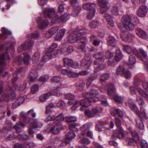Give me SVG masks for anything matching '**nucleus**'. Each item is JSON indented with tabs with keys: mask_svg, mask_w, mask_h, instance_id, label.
Returning a JSON list of instances; mask_svg holds the SVG:
<instances>
[{
	"mask_svg": "<svg viewBox=\"0 0 148 148\" xmlns=\"http://www.w3.org/2000/svg\"><path fill=\"white\" fill-rule=\"evenodd\" d=\"M98 94V91L95 89H91L89 92H86L84 94V96L85 98L80 101H76L75 102L72 101H69L68 103L69 105H73L71 109L73 110L75 109L79 106H81L80 110L83 111L85 110V114L88 116L91 117H93L99 112L98 109L93 108L91 110L86 108L88 107L91 104L92 102H94L100 101L101 104L104 106H107L108 103L105 98L104 100L101 98L100 99L97 96Z\"/></svg>",
	"mask_w": 148,
	"mask_h": 148,
	"instance_id": "f257e3e1",
	"label": "nucleus"
},
{
	"mask_svg": "<svg viewBox=\"0 0 148 148\" xmlns=\"http://www.w3.org/2000/svg\"><path fill=\"white\" fill-rule=\"evenodd\" d=\"M90 59V56L89 54H85L81 61L80 65L78 62H74L72 60L67 58H63V62L64 66L65 67H71L74 69H79L83 67L85 69H88L90 66V63L88 62Z\"/></svg>",
	"mask_w": 148,
	"mask_h": 148,
	"instance_id": "f03ea898",
	"label": "nucleus"
},
{
	"mask_svg": "<svg viewBox=\"0 0 148 148\" xmlns=\"http://www.w3.org/2000/svg\"><path fill=\"white\" fill-rule=\"evenodd\" d=\"M55 10L53 8H46L44 12L43 16L46 18H52L51 22L52 23H60L62 21H65L68 20V15L65 13L64 14L59 16L58 15H55Z\"/></svg>",
	"mask_w": 148,
	"mask_h": 148,
	"instance_id": "7ed1b4c3",
	"label": "nucleus"
},
{
	"mask_svg": "<svg viewBox=\"0 0 148 148\" xmlns=\"http://www.w3.org/2000/svg\"><path fill=\"white\" fill-rule=\"evenodd\" d=\"M122 22L124 25L123 29H127L128 31H132L134 26L138 22L137 17L134 16L133 18L128 15L123 16L122 18Z\"/></svg>",
	"mask_w": 148,
	"mask_h": 148,
	"instance_id": "20e7f679",
	"label": "nucleus"
},
{
	"mask_svg": "<svg viewBox=\"0 0 148 148\" xmlns=\"http://www.w3.org/2000/svg\"><path fill=\"white\" fill-rule=\"evenodd\" d=\"M93 57L96 59L94 62L95 65L94 71L97 73L106 66L103 64V53L101 52H97L93 54Z\"/></svg>",
	"mask_w": 148,
	"mask_h": 148,
	"instance_id": "39448f33",
	"label": "nucleus"
},
{
	"mask_svg": "<svg viewBox=\"0 0 148 148\" xmlns=\"http://www.w3.org/2000/svg\"><path fill=\"white\" fill-rule=\"evenodd\" d=\"M123 49L127 53L130 54H134L138 58H140L142 61L144 60H146L147 55L145 52L142 49H139V53L136 49H132L128 45H123Z\"/></svg>",
	"mask_w": 148,
	"mask_h": 148,
	"instance_id": "423d86ee",
	"label": "nucleus"
},
{
	"mask_svg": "<svg viewBox=\"0 0 148 148\" xmlns=\"http://www.w3.org/2000/svg\"><path fill=\"white\" fill-rule=\"evenodd\" d=\"M21 116L23 117V121L26 123H27L30 122V127L28 128L29 134L31 137H32V134L35 133L33 130L34 129H36L38 127V121L37 119H33L29 117L26 116V114L21 112L20 114Z\"/></svg>",
	"mask_w": 148,
	"mask_h": 148,
	"instance_id": "0eeeda50",
	"label": "nucleus"
},
{
	"mask_svg": "<svg viewBox=\"0 0 148 148\" xmlns=\"http://www.w3.org/2000/svg\"><path fill=\"white\" fill-rule=\"evenodd\" d=\"M115 120V123L117 128L114 131L112 136V139L114 140H116L117 138H123L125 136L124 130L121 127V119L116 117Z\"/></svg>",
	"mask_w": 148,
	"mask_h": 148,
	"instance_id": "6e6552de",
	"label": "nucleus"
},
{
	"mask_svg": "<svg viewBox=\"0 0 148 148\" xmlns=\"http://www.w3.org/2000/svg\"><path fill=\"white\" fill-rule=\"evenodd\" d=\"M76 126L77 125L75 123H71L69 125V129L71 131L66 135L65 138L62 141V144H60V146H63L69 143L70 140L75 137V135L73 132L78 131Z\"/></svg>",
	"mask_w": 148,
	"mask_h": 148,
	"instance_id": "1a4fd4ad",
	"label": "nucleus"
},
{
	"mask_svg": "<svg viewBox=\"0 0 148 148\" xmlns=\"http://www.w3.org/2000/svg\"><path fill=\"white\" fill-rule=\"evenodd\" d=\"M58 44L54 43L49 48L46 49L45 53L42 58V62H47L49 60L50 58H54L58 55L57 52L55 53L54 52Z\"/></svg>",
	"mask_w": 148,
	"mask_h": 148,
	"instance_id": "9d476101",
	"label": "nucleus"
},
{
	"mask_svg": "<svg viewBox=\"0 0 148 148\" xmlns=\"http://www.w3.org/2000/svg\"><path fill=\"white\" fill-rule=\"evenodd\" d=\"M128 102L130 109L135 112L138 116H143L145 118H147V116L145 113L146 110L145 108L141 107L140 111H139L136 104L132 102L131 100H129Z\"/></svg>",
	"mask_w": 148,
	"mask_h": 148,
	"instance_id": "9b49d317",
	"label": "nucleus"
},
{
	"mask_svg": "<svg viewBox=\"0 0 148 148\" xmlns=\"http://www.w3.org/2000/svg\"><path fill=\"white\" fill-rule=\"evenodd\" d=\"M64 86L60 84V86H58L57 88L52 90L51 92L42 95L39 97L40 100L41 101H44L52 95H54L59 97L62 94L59 89L60 88H62Z\"/></svg>",
	"mask_w": 148,
	"mask_h": 148,
	"instance_id": "f8f14e48",
	"label": "nucleus"
},
{
	"mask_svg": "<svg viewBox=\"0 0 148 148\" xmlns=\"http://www.w3.org/2000/svg\"><path fill=\"white\" fill-rule=\"evenodd\" d=\"M96 4L94 3H86L83 5V8L85 10L89 11V12L87 15V17L89 19H92L94 17L95 12V9Z\"/></svg>",
	"mask_w": 148,
	"mask_h": 148,
	"instance_id": "ddd939ff",
	"label": "nucleus"
},
{
	"mask_svg": "<svg viewBox=\"0 0 148 148\" xmlns=\"http://www.w3.org/2000/svg\"><path fill=\"white\" fill-rule=\"evenodd\" d=\"M84 29H79L78 31H75L73 33L70 34L67 37V41L70 43H75L78 41V37L79 34L82 33H85Z\"/></svg>",
	"mask_w": 148,
	"mask_h": 148,
	"instance_id": "4468645a",
	"label": "nucleus"
},
{
	"mask_svg": "<svg viewBox=\"0 0 148 148\" xmlns=\"http://www.w3.org/2000/svg\"><path fill=\"white\" fill-rule=\"evenodd\" d=\"M70 3L73 7L72 14L74 16H75L80 13L81 10V7L79 6V3L77 0H71Z\"/></svg>",
	"mask_w": 148,
	"mask_h": 148,
	"instance_id": "2eb2a0df",
	"label": "nucleus"
},
{
	"mask_svg": "<svg viewBox=\"0 0 148 148\" xmlns=\"http://www.w3.org/2000/svg\"><path fill=\"white\" fill-rule=\"evenodd\" d=\"M123 57V55L120 49L118 48L116 51L115 60H110L109 59L108 61V63L109 66H114L116 64V61H120Z\"/></svg>",
	"mask_w": 148,
	"mask_h": 148,
	"instance_id": "dca6fc26",
	"label": "nucleus"
},
{
	"mask_svg": "<svg viewBox=\"0 0 148 148\" xmlns=\"http://www.w3.org/2000/svg\"><path fill=\"white\" fill-rule=\"evenodd\" d=\"M123 32L120 34V36L122 40L128 42H131L132 40V35L127 29H123Z\"/></svg>",
	"mask_w": 148,
	"mask_h": 148,
	"instance_id": "f3484780",
	"label": "nucleus"
},
{
	"mask_svg": "<svg viewBox=\"0 0 148 148\" xmlns=\"http://www.w3.org/2000/svg\"><path fill=\"white\" fill-rule=\"evenodd\" d=\"M34 44V42L31 39H29L24 43L18 47L17 48L18 51L20 52L23 50L27 49H29L32 47Z\"/></svg>",
	"mask_w": 148,
	"mask_h": 148,
	"instance_id": "a211bd4d",
	"label": "nucleus"
},
{
	"mask_svg": "<svg viewBox=\"0 0 148 148\" xmlns=\"http://www.w3.org/2000/svg\"><path fill=\"white\" fill-rule=\"evenodd\" d=\"M60 50L64 55H68L73 51V48L72 46L65 43L61 46Z\"/></svg>",
	"mask_w": 148,
	"mask_h": 148,
	"instance_id": "6ab92c4d",
	"label": "nucleus"
},
{
	"mask_svg": "<svg viewBox=\"0 0 148 148\" xmlns=\"http://www.w3.org/2000/svg\"><path fill=\"white\" fill-rule=\"evenodd\" d=\"M30 59V56L29 55L26 53L24 54V58L23 59L22 58H20L18 59L16 61V64L18 65H21L23 62L24 64L25 65H28L29 63V60Z\"/></svg>",
	"mask_w": 148,
	"mask_h": 148,
	"instance_id": "aec40b11",
	"label": "nucleus"
},
{
	"mask_svg": "<svg viewBox=\"0 0 148 148\" xmlns=\"http://www.w3.org/2000/svg\"><path fill=\"white\" fill-rule=\"evenodd\" d=\"M98 4L100 6V12L101 14L105 12L108 9L107 7V2L105 0H99Z\"/></svg>",
	"mask_w": 148,
	"mask_h": 148,
	"instance_id": "412c9836",
	"label": "nucleus"
},
{
	"mask_svg": "<svg viewBox=\"0 0 148 148\" xmlns=\"http://www.w3.org/2000/svg\"><path fill=\"white\" fill-rule=\"evenodd\" d=\"M38 75L36 70H31L29 74L28 79L30 83L34 82L37 78Z\"/></svg>",
	"mask_w": 148,
	"mask_h": 148,
	"instance_id": "4be33fe9",
	"label": "nucleus"
},
{
	"mask_svg": "<svg viewBox=\"0 0 148 148\" xmlns=\"http://www.w3.org/2000/svg\"><path fill=\"white\" fill-rule=\"evenodd\" d=\"M147 10L148 9L146 6L142 5L138 9L137 12V15L139 17H144L147 14Z\"/></svg>",
	"mask_w": 148,
	"mask_h": 148,
	"instance_id": "5701e85b",
	"label": "nucleus"
},
{
	"mask_svg": "<svg viewBox=\"0 0 148 148\" xmlns=\"http://www.w3.org/2000/svg\"><path fill=\"white\" fill-rule=\"evenodd\" d=\"M38 26L40 29L46 28L49 24L48 21L45 19H40L37 22Z\"/></svg>",
	"mask_w": 148,
	"mask_h": 148,
	"instance_id": "b1692460",
	"label": "nucleus"
},
{
	"mask_svg": "<svg viewBox=\"0 0 148 148\" xmlns=\"http://www.w3.org/2000/svg\"><path fill=\"white\" fill-rule=\"evenodd\" d=\"M53 126L51 127L50 130L51 132L54 134H58L60 132L62 127V125L56 124V123H53L51 125Z\"/></svg>",
	"mask_w": 148,
	"mask_h": 148,
	"instance_id": "393cba45",
	"label": "nucleus"
},
{
	"mask_svg": "<svg viewBox=\"0 0 148 148\" xmlns=\"http://www.w3.org/2000/svg\"><path fill=\"white\" fill-rule=\"evenodd\" d=\"M136 33L137 36L143 39H146L147 38V35L146 32L140 28L136 29Z\"/></svg>",
	"mask_w": 148,
	"mask_h": 148,
	"instance_id": "a878e982",
	"label": "nucleus"
},
{
	"mask_svg": "<svg viewBox=\"0 0 148 148\" xmlns=\"http://www.w3.org/2000/svg\"><path fill=\"white\" fill-rule=\"evenodd\" d=\"M25 100L24 97L23 96H20L18 97L16 101L12 105L13 108L15 109L22 104Z\"/></svg>",
	"mask_w": 148,
	"mask_h": 148,
	"instance_id": "bb28decb",
	"label": "nucleus"
},
{
	"mask_svg": "<svg viewBox=\"0 0 148 148\" xmlns=\"http://www.w3.org/2000/svg\"><path fill=\"white\" fill-rule=\"evenodd\" d=\"M92 126V125L91 123H86L82 126L81 127V130L82 132V134L85 136L87 131H88Z\"/></svg>",
	"mask_w": 148,
	"mask_h": 148,
	"instance_id": "cd10ccee",
	"label": "nucleus"
},
{
	"mask_svg": "<svg viewBox=\"0 0 148 148\" xmlns=\"http://www.w3.org/2000/svg\"><path fill=\"white\" fill-rule=\"evenodd\" d=\"M138 119L136 120V127L140 130H142L144 128L143 119H148V117L147 116V118H145L140 116H138Z\"/></svg>",
	"mask_w": 148,
	"mask_h": 148,
	"instance_id": "c85d7f7f",
	"label": "nucleus"
},
{
	"mask_svg": "<svg viewBox=\"0 0 148 148\" xmlns=\"http://www.w3.org/2000/svg\"><path fill=\"white\" fill-rule=\"evenodd\" d=\"M116 93V90L114 85L112 83L110 84L107 90V93L110 96H113Z\"/></svg>",
	"mask_w": 148,
	"mask_h": 148,
	"instance_id": "c756f323",
	"label": "nucleus"
},
{
	"mask_svg": "<svg viewBox=\"0 0 148 148\" xmlns=\"http://www.w3.org/2000/svg\"><path fill=\"white\" fill-rule=\"evenodd\" d=\"M55 116V119L53 121V123L54 124L56 123V124L62 125V124L61 123V122L64 119V117L63 114L61 113L58 116Z\"/></svg>",
	"mask_w": 148,
	"mask_h": 148,
	"instance_id": "7c9ffc66",
	"label": "nucleus"
},
{
	"mask_svg": "<svg viewBox=\"0 0 148 148\" xmlns=\"http://www.w3.org/2000/svg\"><path fill=\"white\" fill-rule=\"evenodd\" d=\"M84 29L85 30V33H82L79 34L78 37V41L77 42H81L82 43H84L86 42L87 41V39L86 37L84 36V35L86 33V30L85 29Z\"/></svg>",
	"mask_w": 148,
	"mask_h": 148,
	"instance_id": "2f4dec72",
	"label": "nucleus"
},
{
	"mask_svg": "<svg viewBox=\"0 0 148 148\" xmlns=\"http://www.w3.org/2000/svg\"><path fill=\"white\" fill-rule=\"evenodd\" d=\"M111 114L114 116H118L122 117L123 116L122 111L118 108H115L110 112Z\"/></svg>",
	"mask_w": 148,
	"mask_h": 148,
	"instance_id": "473e14b6",
	"label": "nucleus"
},
{
	"mask_svg": "<svg viewBox=\"0 0 148 148\" xmlns=\"http://www.w3.org/2000/svg\"><path fill=\"white\" fill-rule=\"evenodd\" d=\"M65 33V30L64 29L60 30L56 36L55 39L58 41L60 40L63 38Z\"/></svg>",
	"mask_w": 148,
	"mask_h": 148,
	"instance_id": "72a5a7b5",
	"label": "nucleus"
},
{
	"mask_svg": "<svg viewBox=\"0 0 148 148\" xmlns=\"http://www.w3.org/2000/svg\"><path fill=\"white\" fill-rule=\"evenodd\" d=\"M26 126V125L22 122L19 121L16 123L14 126V128L16 132H19L21 131V128L20 127L21 126L24 128Z\"/></svg>",
	"mask_w": 148,
	"mask_h": 148,
	"instance_id": "f704fd0d",
	"label": "nucleus"
},
{
	"mask_svg": "<svg viewBox=\"0 0 148 148\" xmlns=\"http://www.w3.org/2000/svg\"><path fill=\"white\" fill-rule=\"evenodd\" d=\"M1 31L3 34H0V37H3L5 39L8 37L7 35H11L12 34V33L11 31L4 27L2 28Z\"/></svg>",
	"mask_w": 148,
	"mask_h": 148,
	"instance_id": "c9c22d12",
	"label": "nucleus"
},
{
	"mask_svg": "<svg viewBox=\"0 0 148 148\" xmlns=\"http://www.w3.org/2000/svg\"><path fill=\"white\" fill-rule=\"evenodd\" d=\"M104 16L108 22V24L111 26L113 27L114 25V24L110 15L108 14H104Z\"/></svg>",
	"mask_w": 148,
	"mask_h": 148,
	"instance_id": "e433bc0d",
	"label": "nucleus"
},
{
	"mask_svg": "<svg viewBox=\"0 0 148 148\" xmlns=\"http://www.w3.org/2000/svg\"><path fill=\"white\" fill-rule=\"evenodd\" d=\"M97 77V75L94 74H92L90 76H89L87 80L86 86L87 88L89 86L92 82L95 80Z\"/></svg>",
	"mask_w": 148,
	"mask_h": 148,
	"instance_id": "4c0bfd02",
	"label": "nucleus"
},
{
	"mask_svg": "<svg viewBox=\"0 0 148 148\" xmlns=\"http://www.w3.org/2000/svg\"><path fill=\"white\" fill-rule=\"evenodd\" d=\"M59 29V27L57 26L53 27L51 28L48 31V33L49 34V36L48 37H51L58 31Z\"/></svg>",
	"mask_w": 148,
	"mask_h": 148,
	"instance_id": "58836bf2",
	"label": "nucleus"
},
{
	"mask_svg": "<svg viewBox=\"0 0 148 148\" xmlns=\"http://www.w3.org/2000/svg\"><path fill=\"white\" fill-rule=\"evenodd\" d=\"M16 138L20 140L23 141L29 140L30 138L28 135L23 134H19L17 136Z\"/></svg>",
	"mask_w": 148,
	"mask_h": 148,
	"instance_id": "ea45409f",
	"label": "nucleus"
},
{
	"mask_svg": "<svg viewBox=\"0 0 148 148\" xmlns=\"http://www.w3.org/2000/svg\"><path fill=\"white\" fill-rule=\"evenodd\" d=\"M108 43L111 46L114 47L116 44V40L114 37L112 36H110L107 40Z\"/></svg>",
	"mask_w": 148,
	"mask_h": 148,
	"instance_id": "a19ab883",
	"label": "nucleus"
},
{
	"mask_svg": "<svg viewBox=\"0 0 148 148\" xmlns=\"http://www.w3.org/2000/svg\"><path fill=\"white\" fill-rule=\"evenodd\" d=\"M10 94L8 93H5L1 96V98L0 97V102L4 101L6 102H8L9 101L10 99Z\"/></svg>",
	"mask_w": 148,
	"mask_h": 148,
	"instance_id": "79ce46f5",
	"label": "nucleus"
},
{
	"mask_svg": "<svg viewBox=\"0 0 148 148\" xmlns=\"http://www.w3.org/2000/svg\"><path fill=\"white\" fill-rule=\"evenodd\" d=\"M103 127V122L101 121H99L97 122L95 126L96 130L100 132L101 131Z\"/></svg>",
	"mask_w": 148,
	"mask_h": 148,
	"instance_id": "37998d69",
	"label": "nucleus"
},
{
	"mask_svg": "<svg viewBox=\"0 0 148 148\" xmlns=\"http://www.w3.org/2000/svg\"><path fill=\"white\" fill-rule=\"evenodd\" d=\"M125 72V68L123 66H119L117 69L116 74L119 75H122Z\"/></svg>",
	"mask_w": 148,
	"mask_h": 148,
	"instance_id": "c03bdc74",
	"label": "nucleus"
},
{
	"mask_svg": "<svg viewBox=\"0 0 148 148\" xmlns=\"http://www.w3.org/2000/svg\"><path fill=\"white\" fill-rule=\"evenodd\" d=\"M138 91L140 95L142 97L146 99H148V94L142 89L140 88H138Z\"/></svg>",
	"mask_w": 148,
	"mask_h": 148,
	"instance_id": "a18cd8bd",
	"label": "nucleus"
},
{
	"mask_svg": "<svg viewBox=\"0 0 148 148\" xmlns=\"http://www.w3.org/2000/svg\"><path fill=\"white\" fill-rule=\"evenodd\" d=\"M110 75L108 73H106L101 75L100 76V79L101 81L104 82L109 79Z\"/></svg>",
	"mask_w": 148,
	"mask_h": 148,
	"instance_id": "49530a36",
	"label": "nucleus"
},
{
	"mask_svg": "<svg viewBox=\"0 0 148 148\" xmlns=\"http://www.w3.org/2000/svg\"><path fill=\"white\" fill-rule=\"evenodd\" d=\"M65 120L67 123L73 122L77 121V119L76 117L70 116L66 117Z\"/></svg>",
	"mask_w": 148,
	"mask_h": 148,
	"instance_id": "de8ad7c7",
	"label": "nucleus"
},
{
	"mask_svg": "<svg viewBox=\"0 0 148 148\" xmlns=\"http://www.w3.org/2000/svg\"><path fill=\"white\" fill-rule=\"evenodd\" d=\"M136 56L134 54H131L129 56V62L130 64L132 65L135 64L136 62L135 56Z\"/></svg>",
	"mask_w": 148,
	"mask_h": 148,
	"instance_id": "09e8293b",
	"label": "nucleus"
},
{
	"mask_svg": "<svg viewBox=\"0 0 148 148\" xmlns=\"http://www.w3.org/2000/svg\"><path fill=\"white\" fill-rule=\"evenodd\" d=\"M111 14L114 16H117L119 14V11L118 7L116 6H113L111 10Z\"/></svg>",
	"mask_w": 148,
	"mask_h": 148,
	"instance_id": "8fccbe9b",
	"label": "nucleus"
},
{
	"mask_svg": "<svg viewBox=\"0 0 148 148\" xmlns=\"http://www.w3.org/2000/svg\"><path fill=\"white\" fill-rule=\"evenodd\" d=\"M39 33L38 32L32 33L27 35L28 38H37L39 37Z\"/></svg>",
	"mask_w": 148,
	"mask_h": 148,
	"instance_id": "3c124183",
	"label": "nucleus"
},
{
	"mask_svg": "<svg viewBox=\"0 0 148 148\" xmlns=\"http://www.w3.org/2000/svg\"><path fill=\"white\" fill-rule=\"evenodd\" d=\"M140 80L138 76H135L134 77L133 84L135 86H139L140 84Z\"/></svg>",
	"mask_w": 148,
	"mask_h": 148,
	"instance_id": "603ef678",
	"label": "nucleus"
},
{
	"mask_svg": "<svg viewBox=\"0 0 148 148\" xmlns=\"http://www.w3.org/2000/svg\"><path fill=\"white\" fill-rule=\"evenodd\" d=\"M138 140H137L135 138H128L126 139V141L127 142L128 144L129 145H132L134 142L136 143Z\"/></svg>",
	"mask_w": 148,
	"mask_h": 148,
	"instance_id": "864d4df0",
	"label": "nucleus"
},
{
	"mask_svg": "<svg viewBox=\"0 0 148 148\" xmlns=\"http://www.w3.org/2000/svg\"><path fill=\"white\" fill-rule=\"evenodd\" d=\"M49 78L48 75H44L41 76L39 79V80L40 82H45L48 80Z\"/></svg>",
	"mask_w": 148,
	"mask_h": 148,
	"instance_id": "5fc2aeb1",
	"label": "nucleus"
},
{
	"mask_svg": "<svg viewBox=\"0 0 148 148\" xmlns=\"http://www.w3.org/2000/svg\"><path fill=\"white\" fill-rule=\"evenodd\" d=\"M136 101L138 104L140 106H145V105L143 100V99L140 97H137Z\"/></svg>",
	"mask_w": 148,
	"mask_h": 148,
	"instance_id": "6e6d98bb",
	"label": "nucleus"
},
{
	"mask_svg": "<svg viewBox=\"0 0 148 148\" xmlns=\"http://www.w3.org/2000/svg\"><path fill=\"white\" fill-rule=\"evenodd\" d=\"M55 119V116L53 115L52 116L51 115L48 116L45 119V121L46 122L51 121L50 125H51L53 124V121H54Z\"/></svg>",
	"mask_w": 148,
	"mask_h": 148,
	"instance_id": "4d7b16f0",
	"label": "nucleus"
},
{
	"mask_svg": "<svg viewBox=\"0 0 148 148\" xmlns=\"http://www.w3.org/2000/svg\"><path fill=\"white\" fill-rule=\"evenodd\" d=\"M99 23V22L97 20L92 21L90 23L89 26L92 28H94L97 26Z\"/></svg>",
	"mask_w": 148,
	"mask_h": 148,
	"instance_id": "13d9d810",
	"label": "nucleus"
},
{
	"mask_svg": "<svg viewBox=\"0 0 148 148\" xmlns=\"http://www.w3.org/2000/svg\"><path fill=\"white\" fill-rule=\"evenodd\" d=\"M57 69L59 71H60L64 75H67L69 69H62V67L61 66H59V67H57Z\"/></svg>",
	"mask_w": 148,
	"mask_h": 148,
	"instance_id": "bf43d9fd",
	"label": "nucleus"
},
{
	"mask_svg": "<svg viewBox=\"0 0 148 148\" xmlns=\"http://www.w3.org/2000/svg\"><path fill=\"white\" fill-rule=\"evenodd\" d=\"M39 89V86L37 84H34L32 87L31 89V92L33 94L36 93Z\"/></svg>",
	"mask_w": 148,
	"mask_h": 148,
	"instance_id": "052dcab7",
	"label": "nucleus"
},
{
	"mask_svg": "<svg viewBox=\"0 0 148 148\" xmlns=\"http://www.w3.org/2000/svg\"><path fill=\"white\" fill-rule=\"evenodd\" d=\"M65 105V103L62 100H60L57 103V107H60L62 108H64Z\"/></svg>",
	"mask_w": 148,
	"mask_h": 148,
	"instance_id": "680f3d73",
	"label": "nucleus"
},
{
	"mask_svg": "<svg viewBox=\"0 0 148 148\" xmlns=\"http://www.w3.org/2000/svg\"><path fill=\"white\" fill-rule=\"evenodd\" d=\"M67 75L69 77H77L78 74L69 70Z\"/></svg>",
	"mask_w": 148,
	"mask_h": 148,
	"instance_id": "e2e57ef3",
	"label": "nucleus"
},
{
	"mask_svg": "<svg viewBox=\"0 0 148 148\" xmlns=\"http://www.w3.org/2000/svg\"><path fill=\"white\" fill-rule=\"evenodd\" d=\"M80 142L82 144L88 145L90 142V141L86 138H83L80 141Z\"/></svg>",
	"mask_w": 148,
	"mask_h": 148,
	"instance_id": "0e129e2a",
	"label": "nucleus"
},
{
	"mask_svg": "<svg viewBox=\"0 0 148 148\" xmlns=\"http://www.w3.org/2000/svg\"><path fill=\"white\" fill-rule=\"evenodd\" d=\"M65 98L69 100H72L74 98V95L71 93L67 94L65 95Z\"/></svg>",
	"mask_w": 148,
	"mask_h": 148,
	"instance_id": "69168bd1",
	"label": "nucleus"
},
{
	"mask_svg": "<svg viewBox=\"0 0 148 148\" xmlns=\"http://www.w3.org/2000/svg\"><path fill=\"white\" fill-rule=\"evenodd\" d=\"M114 100L116 102L118 103H121L122 101V98L117 95H115L114 97Z\"/></svg>",
	"mask_w": 148,
	"mask_h": 148,
	"instance_id": "338daca9",
	"label": "nucleus"
},
{
	"mask_svg": "<svg viewBox=\"0 0 148 148\" xmlns=\"http://www.w3.org/2000/svg\"><path fill=\"white\" fill-rule=\"evenodd\" d=\"M140 145L141 148H147L148 144L145 140L142 141L140 143Z\"/></svg>",
	"mask_w": 148,
	"mask_h": 148,
	"instance_id": "774afa93",
	"label": "nucleus"
}]
</instances>
